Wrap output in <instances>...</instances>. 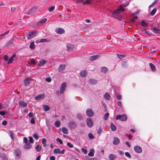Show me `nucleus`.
I'll list each match as a JSON object with an SVG mask.
<instances>
[{"label":"nucleus","instance_id":"nucleus-1","mask_svg":"<svg viewBox=\"0 0 160 160\" xmlns=\"http://www.w3.org/2000/svg\"><path fill=\"white\" fill-rule=\"evenodd\" d=\"M38 32L35 31H34L27 33L26 36L28 39H30L33 37H35L38 34Z\"/></svg>","mask_w":160,"mask_h":160},{"label":"nucleus","instance_id":"nucleus-2","mask_svg":"<svg viewBox=\"0 0 160 160\" xmlns=\"http://www.w3.org/2000/svg\"><path fill=\"white\" fill-rule=\"evenodd\" d=\"M116 119V120L119 119L122 121H125L127 120V116L125 114H123L122 115H117Z\"/></svg>","mask_w":160,"mask_h":160},{"label":"nucleus","instance_id":"nucleus-3","mask_svg":"<svg viewBox=\"0 0 160 160\" xmlns=\"http://www.w3.org/2000/svg\"><path fill=\"white\" fill-rule=\"evenodd\" d=\"M86 123L88 126L91 128L93 126V123L92 121V119L90 118H88L86 120Z\"/></svg>","mask_w":160,"mask_h":160},{"label":"nucleus","instance_id":"nucleus-4","mask_svg":"<svg viewBox=\"0 0 160 160\" xmlns=\"http://www.w3.org/2000/svg\"><path fill=\"white\" fill-rule=\"evenodd\" d=\"M65 151V149H63L62 151H61L59 148H55L53 150V152L56 154L58 153L63 154Z\"/></svg>","mask_w":160,"mask_h":160},{"label":"nucleus","instance_id":"nucleus-5","mask_svg":"<svg viewBox=\"0 0 160 160\" xmlns=\"http://www.w3.org/2000/svg\"><path fill=\"white\" fill-rule=\"evenodd\" d=\"M14 153L15 157H17V159H20L21 157V151L20 150L17 149L14 151Z\"/></svg>","mask_w":160,"mask_h":160},{"label":"nucleus","instance_id":"nucleus-6","mask_svg":"<svg viewBox=\"0 0 160 160\" xmlns=\"http://www.w3.org/2000/svg\"><path fill=\"white\" fill-rule=\"evenodd\" d=\"M66 88V83L65 82H63L60 87V92L61 94H63Z\"/></svg>","mask_w":160,"mask_h":160},{"label":"nucleus","instance_id":"nucleus-7","mask_svg":"<svg viewBox=\"0 0 160 160\" xmlns=\"http://www.w3.org/2000/svg\"><path fill=\"white\" fill-rule=\"evenodd\" d=\"M68 126L71 129H74L76 127L77 124L74 122H70L68 123Z\"/></svg>","mask_w":160,"mask_h":160},{"label":"nucleus","instance_id":"nucleus-8","mask_svg":"<svg viewBox=\"0 0 160 160\" xmlns=\"http://www.w3.org/2000/svg\"><path fill=\"white\" fill-rule=\"evenodd\" d=\"M134 150L135 151L138 153H141L142 152V148L139 146H135L134 147Z\"/></svg>","mask_w":160,"mask_h":160},{"label":"nucleus","instance_id":"nucleus-9","mask_svg":"<svg viewBox=\"0 0 160 160\" xmlns=\"http://www.w3.org/2000/svg\"><path fill=\"white\" fill-rule=\"evenodd\" d=\"M87 115L89 117H92L94 114V113L92 110L90 109H88L86 112Z\"/></svg>","mask_w":160,"mask_h":160},{"label":"nucleus","instance_id":"nucleus-10","mask_svg":"<svg viewBox=\"0 0 160 160\" xmlns=\"http://www.w3.org/2000/svg\"><path fill=\"white\" fill-rule=\"evenodd\" d=\"M55 32L57 33L62 34L65 32V31L63 29L61 28H57L55 29Z\"/></svg>","mask_w":160,"mask_h":160},{"label":"nucleus","instance_id":"nucleus-11","mask_svg":"<svg viewBox=\"0 0 160 160\" xmlns=\"http://www.w3.org/2000/svg\"><path fill=\"white\" fill-rule=\"evenodd\" d=\"M30 78L28 77H27L25 78L24 80V85L25 86H28L29 85L30 83Z\"/></svg>","mask_w":160,"mask_h":160},{"label":"nucleus","instance_id":"nucleus-12","mask_svg":"<svg viewBox=\"0 0 160 160\" xmlns=\"http://www.w3.org/2000/svg\"><path fill=\"white\" fill-rule=\"evenodd\" d=\"M66 68V65H61L58 68V70L60 72H62Z\"/></svg>","mask_w":160,"mask_h":160},{"label":"nucleus","instance_id":"nucleus-13","mask_svg":"<svg viewBox=\"0 0 160 160\" xmlns=\"http://www.w3.org/2000/svg\"><path fill=\"white\" fill-rule=\"evenodd\" d=\"M19 104V106L21 107H27L28 105L27 103L22 101H20Z\"/></svg>","mask_w":160,"mask_h":160},{"label":"nucleus","instance_id":"nucleus-14","mask_svg":"<svg viewBox=\"0 0 160 160\" xmlns=\"http://www.w3.org/2000/svg\"><path fill=\"white\" fill-rule=\"evenodd\" d=\"M45 97V95L43 94H40L35 97L34 98L36 100H39L40 99H43Z\"/></svg>","mask_w":160,"mask_h":160},{"label":"nucleus","instance_id":"nucleus-15","mask_svg":"<svg viewBox=\"0 0 160 160\" xmlns=\"http://www.w3.org/2000/svg\"><path fill=\"white\" fill-rule=\"evenodd\" d=\"M120 142V140L117 137H114V140L113 143L115 145H118Z\"/></svg>","mask_w":160,"mask_h":160},{"label":"nucleus","instance_id":"nucleus-16","mask_svg":"<svg viewBox=\"0 0 160 160\" xmlns=\"http://www.w3.org/2000/svg\"><path fill=\"white\" fill-rule=\"evenodd\" d=\"M68 50V51H71L74 47L73 45L70 44H67V45Z\"/></svg>","mask_w":160,"mask_h":160},{"label":"nucleus","instance_id":"nucleus-17","mask_svg":"<svg viewBox=\"0 0 160 160\" xmlns=\"http://www.w3.org/2000/svg\"><path fill=\"white\" fill-rule=\"evenodd\" d=\"M116 158V156L113 154H110L108 156V158L109 160H114Z\"/></svg>","mask_w":160,"mask_h":160},{"label":"nucleus","instance_id":"nucleus-18","mask_svg":"<svg viewBox=\"0 0 160 160\" xmlns=\"http://www.w3.org/2000/svg\"><path fill=\"white\" fill-rule=\"evenodd\" d=\"M9 31H7L4 33L1 34L0 35V39H2L4 37L7 36L9 33Z\"/></svg>","mask_w":160,"mask_h":160},{"label":"nucleus","instance_id":"nucleus-19","mask_svg":"<svg viewBox=\"0 0 160 160\" xmlns=\"http://www.w3.org/2000/svg\"><path fill=\"white\" fill-rule=\"evenodd\" d=\"M47 62L44 60H41L39 62V63L38 64V66H43L44 64L46 63Z\"/></svg>","mask_w":160,"mask_h":160},{"label":"nucleus","instance_id":"nucleus-20","mask_svg":"<svg viewBox=\"0 0 160 160\" xmlns=\"http://www.w3.org/2000/svg\"><path fill=\"white\" fill-rule=\"evenodd\" d=\"M153 32L156 34L160 33V29H158L156 27H154L153 28Z\"/></svg>","mask_w":160,"mask_h":160},{"label":"nucleus","instance_id":"nucleus-21","mask_svg":"<svg viewBox=\"0 0 160 160\" xmlns=\"http://www.w3.org/2000/svg\"><path fill=\"white\" fill-rule=\"evenodd\" d=\"M149 66L151 69L152 71L153 72H155L156 71V67L152 63H149Z\"/></svg>","mask_w":160,"mask_h":160},{"label":"nucleus","instance_id":"nucleus-22","mask_svg":"<svg viewBox=\"0 0 160 160\" xmlns=\"http://www.w3.org/2000/svg\"><path fill=\"white\" fill-rule=\"evenodd\" d=\"M94 149H91L90 152L88 153V155L89 156L93 157L94 155Z\"/></svg>","mask_w":160,"mask_h":160},{"label":"nucleus","instance_id":"nucleus-23","mask_svg":"<svg viewBox=\"0 0 160 160\" xmlns=\"http://www.w3.org/2000/svg\"><path fill=\"white\" fill-rule=\"evenodd\" d=\"M120 13V12L118 9L115 10L112 13V15L113 17L117 16Z\"/></svg>","mask_w":160,"mask_h":160},{"label":"nucleus","instance_id":"nucleus-24","mask_svg":"<svg viewBox=\"0 0 160 160\" xmlns=\"http://www.w3.org/2000/svg\"><path fill=\"white\" fill-rule=\"evenodd\" d=\"M37 9V7H33L29 11V13H33L36 12Z\"/></svg>","mask_w":160,"mask_h":160},{"label":"nucleus","instance_id":"nucleus-25","mask_svg":"<svg viewBox=\"0 0 160 160\" xmlns=\"http://www.w3.org/2000/svg\"><path fill=\"white\" fill-rule=\"evenodd\" d=\"M111 128L113 131H115L116 130V126L112 123H111L110 124Z\"/></svg>","mask_w":160,"mask_h":160},{"label":"nucleus","instance_id":"nucleus-26","mask_svg":"<svg viewBox=\"0 0 160 160\" xmlns=\"http://www.w3.org/2000/svg\"><path fill=\"white\" fill-rule=\"evenodd\" d=\"M32 145L29 143L26 144L23 146L24 148L27 149H30Z\"/></svg>","mask_w":160,"mask_h":160},{"label":"nucleus","instance_id":"nucleus-27","mask_svg":"<svg viewBox=\"0 0 160 160\" xmlns=\"http://www.w3.org/2000/svg\"><path fill=\"white\" fill-rule=\"evenodd\" d=\"M0 157L3 160H8V158L6 155L4 153L0 155Z\"/></svg>","mask_w":160,"mask_h":160},{"label":"nucleus","instance_id":"nucleus-28","mask_svg":"<svg viewBox=\"0 0 160 160\" xmlns=\"http://www.w3.org/2000/svg\"><path fill=\"white\" fill-rule=\"evenodd\" d=\"M108 71V69L105 67H103L101 69V71L103 73H106Z\"/></svg>","mask_w":160,"mask_h":160},{"label":"nucleus","instance_id":"nucleus-29","mask_svg":"<svg viewBox=\"0 0 160 160\" xmlns=\"http://www.w3.org/2000/svg\"><path fill=\"white\" fill-rule=\"evenodd\" d=\"M87 73V72L86 70H84L80 72V75L82 77H85Z\"/></svg>","mask_w":160,"mask_h":160},{"label":"nucleus","instance_id":"nucleus-30","mask_svg":"<svg viewBox=\"0 0 160 160\" xmlns=\"http://www.w3.org/2000/svg\"><path fill=\"white\" fill-rule=\"evenodd\" d=\"M43 108L44 110L46 111H48L50 109V108L47 105H43Z\"/></svg>","mask_w":160,"mask_h":160},{"label":"nucleus","instance_id":"nucleus-31","mask_svg":"<svg viewBox=\"0 0 160 160\" xmlns=\"http://www.w3.org/2000/svg\"><path fill=\"white\" fill-rule=\"evenodd\" d=\"M29 48L31 49H34L35 48V46L34 45V42H32L30 43Z\"/></svg>","mask_w":160,"mask_h":160},{"label":"nucleus","instance_id":"nucleus-32","mask_svg":"<svg viewBox=\"0 0 160 160\" xmlns=\"http://www.w3.org/2000/svg\"><path fill=\"white\" fill-rule=\"evenodd\" d=\"M62 131L63 133L67 134L68 132V129L65 127H63L62 128Z\"/></svg>","mask_w":160,"mask_h":160},{"label":"nucleus","instance_id":"nucleus-33","mask_svg":"<svg viewBox=\"0 0 160 160\" xmlns=\"http://www.w3.org/2000/svg\"><path fill=\"white\" fill-rule=\"evenodd\" d=\"M157 8H153L152 10L150 12V14L152 16H153L156 13L157 11Z\"/></svg>","mask_w":160,"mask_h":160},{"label":"nucleus","instance_id":"nucleus-34","mask_svg":"<svg viewBox=\"0 0 160 160\" xmlns=\"http://www.w3.org/2000/svg\"><path fill=\"white\" fill-rule=\"evenodd\" d=\"M85 160H98L96 158H90L88 156H86L85 157Z\"/></svg>","mask_w":160,"mask_h":160},{"label":"nucleus","instance_id":"nucleus-35","mask_svg":"<svg viewBox=\"0 0 160 160\" xmlns=\"http://www.w3.org/2000/svg\"><path fill=\"white\" fill-rule=\"evenodd\" d=\"M61 125L60 122L58 121H56L55 123V125L57 128L60 127Z\"/></svg>","mask_w":160,"mask_h":160},{"label":"nucleus","instance_id":"nucleus-36","mask_svg":"<svg viewBox=\"0 0 160 160\" xmlns=\"http://www.w3.org/2000/svg\"><path fill=\"white\" fill-rule=\"evenodd\" d=\"M117 56L120 59H122L123 58L126 57V55L125 54H117Z\"/></svg>","mask_w":160,"mask_h":160},{"label":"nucleus","instance_id":"nucleus-37","mask_svg":"<svg viewBox=\"0 0 160 160\" xmlns=\"http://www.w3.org/2000/svg\"><path fill=\"white\" fill-rule=\"evenodd\" d=\"M98 57V56H91L90 58V59L91 61H94L96 60Z\"/></svg>","mask_w":160,"mask_h":160},{"label":"nucleus","instance_id":"nucleus-38","mask_svg":"<svg viewBox=\"0 0 160 160\" xmlns=\"http://www.w3.org/2000/svg\"><path fill=\"white\" fill-rule=\"evenodd\" d=\"M49 41V40L47 38L42 39L40 40L39 42H47Z\"/></svg>","mask_w":160,"mask_h":160},{"label":"nucleus","instance_id":"nucleus-39","mask_svg":"<svg viewBox=\"0 0 160 160\" xmlns=\"http://www.w3.org/2000/svg\"><path fill=\"white\" fill-rule=\"evenodd\" d=\"M46 140L45 138H43L42 140V143L44 147H46Z\"/></svg>","mask_w":160,"mask_h":160},{"label":"nucleus","instance_id":"nucleus-40","mask_svg":"<svg viewBox=\"0 0 160 160\" xmlns=\"http://www.w3.org/2000/svg\"><path fill=\"white\" fill-rule=\"evenodd\" d=\"M13 39H11L10 40V41L7 43L6 44L7 46H9L10 45H11V44H12L13 43Z\"/></svg>","mask_w":160,"mask_h":160},{"label":"nucleus","instance_id":"nucleus-41","mask_svg":"<svg viewBox=\"0 0 160 160\" xmlns=\"http://www.w3.org/2000/svg\"><path fill=\"white\" fill-rule=\"evenodd\" d=\"M141 24L142 26L145 27L148 25V23L145 22L144 21H143L141 22Z\"/></svg>","mask_w":160,"mask_h":160},{"label":"nucleus","instance_id":"nucleus-42","mask_svg":"<svg viewBox=\"0 0 160 160\" xmlns=\"http://www.w3.org/2000/svg\"><path fill=\"white\" fill-rule=\"evenodd\" d=\"M122 6H123L122 5H120V7L118 8V10L120 11H120L123 12L125 10V9L122 8Z\"/></svg>","mask_w":160,"mask_h":160},{"label":"nucleus","instance_id":"nucleus-43","mask_svg":"<svg viewBox=\"0 0 160 160\" xmlns=\"http://www.w3.org/2000/svg\"><path fill=\"white\" fill-rule=\"evenodd\" d=\"M36 149L37 151L38 152H39L40 151L41 149V147L39 145H37L36 147Z\"/></svg>","mask_w":160,"mask_h":160},{"label":"nucleus","instance_id":"nucleus-44","mask_svg":"<svg viewBox=\"0 0 160 160\" xmlns=\"http://www.w3.org/2000/svg\"><path fill=\"white\" fill-rule=\"evenodd\" d=\"M104 97L105 98L107 99H109L110 98V96L108 93H106L104 95Z\"/></svg>","mask_w":160,"mask_h":160},{"label":"nucleus","instance_id":"nucleus-45","mask_svg":"<svg viewBox=\"0 0 160 160\" xmlns=\"http://www.w3.org/2000/svg\"><path fill=\"white\" fill-rule=\"evenodd\" d=\"M90 82L93 84H94L97 82V80L93 79H90Z\"/></svg>","mask_w":160,"mask_h":160},{"label":"nucleus","instance_id":"nucleus-46","mask_svg":"<svg viewBox=\"0 0 160 160\" xmlns=\"http://www.w3.org/2000/svg\"><path fill=\"white\" fill-rule=\"evenodd\" d=\"M109 116V113L108 112L106 113L104 116V119L106 120L108 119V117Z\"/></svg>","mask_w":160,"mask_h":160},{"label":"nucleus","instance_id":"nucleus-47","mask_svg":"<svg viewBox=\"0 0 160 160\" xmlns=\"http://www.w3.org/2000/svg\"><path fill=\"white\" fill-rule=\"evenodd\" d=\"M91 0H86L85 1L83 2V4H90L91 3Z\"/></svg>","mask_w":160,"mask_h":160},{"label":"nucleus","instance_id":"nucleus-48","mask_svg":"<svg viewBox=\"0 0 160 160\" xmlns=\"http://www.w3.org/2000/svg\"><path fill=\"white\" fill-rule=\"evenodd\" d=\"M88 136L89 138L90 139H94V136H93L92 134L91 133H90L88 134Z\"/></svg>","mask_w":160,"mask_h":160},{"label":"nucleus","instance_id":"nucleus-49","mask_svg":"<svg viewBox=\"0 0 160 160\" xmlns=\"http://www.w3.org/2000/svg\"><path fill=\"white\" fill-rule=\"evenodd\" d=\"M145 32L144 33H146L147 35H148V36H151L152 35V33L149 32L147 31L146 29H145Z\"/></svg>","mask_w":160,"mask_h":160},{"label":"nucleus","instance_id":"nucleus-50","mask_svg":"<svg viewBox=\"0 0 160 160\" xmlns=\"http://www.w3.org/2000/svg\"><path fill=\"white\" fill-rule=\"evenodd\" d=\"M67 145L70 148H72L73 147V145L69 142L67 143Z\"/></svg>","mask_w":160,"mask_h":160},{"label":"nucleus","instance_id":"nucleus-51","mask_svg":"<svg viewBox=\"0 0 160 160\" xmlns=\"http://www.w3.org/2000/svg\"><path fill=\"white\" fill-rule=\"evenodd\" d=\"M54 8H55V7L54 6H51L50 7H49L48 8V9L49 11L50 12H51L54 10Z\"/></svg>","mask_w":160,"mask_h":160},{"label":"nucleus","instance_id":"nucleus-52","mask_svg":"<svg viewBox=\"0 0 160 160\" xmlns=\"http://www.w3.org/2000/svg\"><path fill=\"white\" fill-rule=\"evenodd\" d=\"M56 141L59 143L61 144H63V142L62 140L59 138H57L56 139Z\"/></svg>","mask_w":160,"mask_h":160},{"label":"nucleus","instance_id":"nucleus-53","mask_svg":"<svg viewBox=\"0 0 160 160\" xmlns=\"http://www.w3.org/2000/svg\"><path fill=\"white\" fill-rule=\"evenodd\" d=\"M125 155L129 158H131V156L130 154L128 152H125Z\"/></svg>","mask_w":160,"mask_h":160},{"label":"nucleus","instance_id":"nucleus-54","mask_svg":"<svg viewBox=\"0 0 160 160\" xmlns=\"http://www.w3.org/2000/svg\"><path fill=\"white\" fill-rule=\"evenodd\" d=\"M157 0H156L155 1L150 5L149 7V8H150L153 6L155 4H156L157 3Z\"/></svg>","mask_w":160,"mask_h":160},{"label":"nucleus","instance_id":"nucleus-55","mask_svg":"<svg viewBox=\"0 0 160 160\" xmlns=\"http://www.w3.org/2000/svg\"><path fill=\"white\" fill-rule=\"evenodd\" d=\"M36 23L37 25L38 26H41L43 25V24H42V22H41V20L39 22H36Z\"/></svg>","mask_w":160,"mask_h":160},{"label":"nucleus","instance_id":"nucleus-56","mask_svg":"<svg viewBox=\"0 0 160 160\" xmlns=\"http://www.w3.org/2000/svg\"><path fill=\"white\" fill-rule=\"evenodd\" d=\"M28 138H29V141L31 143H33V138L31 137H29Z\"/></svg>","mask_w":160,"mask_h":160},{"label":"nucleus","instance_id":"nucleus-57","mask_svg":"<svg viewBox=\"0 0 160 160\" xmlns=\"http://www.w3.org/2000/svg\"><path fill=\"white\" fill-rule=\"evenodd\" d=\"M32 136L36 140H38L39 138V137L36 134L33 135Z\"/></svg>","mask_w":160,"mask_h":160},{"label":"nucleus","instance_id":"nucleus-58","mask_svg":"<svg viewBox=\"0 0 160 160\" xmlns=\"http://www.w3.org/2000/svg\"><path fill=\"white\" fill-rule=\"evenodd\" d=\"M81 150L84 154H87V151L85 148H82L81 149Z\"/></svg>","mask_w":160,"mask_h":160},{"label":"nucleus","instance_id":"nucleus-59","mask_svg":"<svg viewBox=\"0 0 160 160\" xmlns=\"http://www.w3.org/2000/svg\"><path fill=\"white\" fill-rule=\"evenodd\" d=\"M13 59L11 58V57L9 59L8 62V64H10L12 63L13 61Z\"/></svg>","mask_w":160,"mask_h":160},{"label":"nucleus","instance_id":"nucleus-60","mask_svg":"<svg viewBox=\"0 0 160 160\" xmlns=\"http://www.w3.org/2000/svg\"><path fill=\"white\" fill-rule=\"evenodd\" d=\"M122 96L119 94H117V95L116 98L118 100H120Z\"/></svg>","mask_w":160,"mask_h":160},{"label":"nucleus","instance_id":"nucleus-61","mask_svg":"<svg viewBox=\"0 0 160 160\" xmlns=\"http://www.w3.org/2000/svg\"><path fill=\"white\" fill-rule=\"evenodd\" d=\"M23 142L26 144L28 143V140L26 137H24L23 138Z\"/></svg>","mask_w":160,"mask_h":160},{"label":"nucleus","instance_id":"nucleus-62","mask_svg":"<svg viewBox=\"0 0 160 160\" xmlns=\"http://www.w3.org/2000/svg\"><path fill=\"white\" fill-rule=\"evenodd\" d=\"M138 17L137 16H134L131 19V21L132 22H135V20L136 19H137L138 18Z\"/></svg>","mask_w":160,"mask_h":160},{"label":"nucleus","instance_id":"nucleus-63","mask_svg":"<svg viewBox=\"0 0 160 160\" xmlns=\"http://www.w3.org/2000/svg\"><path fill=\"white\" fill-rule=\"evenodd\" d=\"M47 19L46 18H44L41 20V22H42L43 24L47 21Z\"/></svg>","mask_w":160,"mask_h":160},{"label":"nucleus","instance_id":"nucleus-64","mask_svg":"<svg viewBox=\"0 0 160 160\" xmlns=\"http://www.w3.org/2000/svg\"><path fill=\"white\" fill-rule=\"evenodd\" d=\"M28 116L30 118H32L34 116L33 113L32 112H30L28 114Z\"/></svg>","mask_w":160,"mask_h":160}]
</instances>
